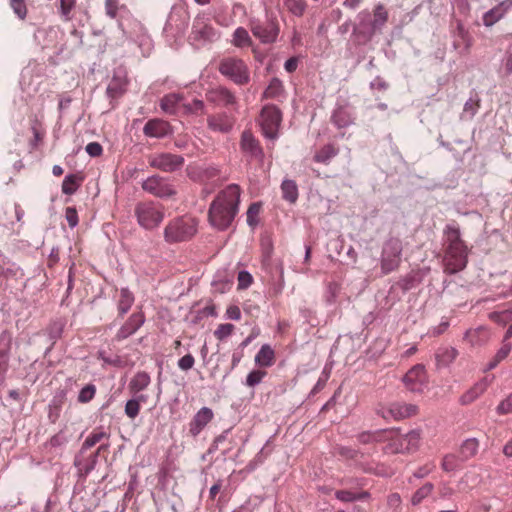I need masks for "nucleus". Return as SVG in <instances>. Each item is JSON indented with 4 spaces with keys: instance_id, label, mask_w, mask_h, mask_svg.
Returning a JSON list of instances; mask_svg holds the SVG:
<instances>
[{
    "instance_id": "1",
    "label": "nucleus",
    "mask_w": 512,
    "mask_h": 512,
    "mask_svg": "<svg viewBox=\"0 0 512 512\" xmlns=\"http://www.w3.org/2000/svg\"><path fill=\"white\" fill-rule=\"evenodd\" d=\"M106 15L116 19L122 36L128 43L136 44L142 56L147 57L154 45L144 25L137 20L125 5H119V0H105Z\"/></svg>"
},
{
    "instance_id": "2",
    "label": "nucleus",
    "mask_w": 512,
    "mask_h": 512,
    "mask_svg": "<svg viewBox=\"0 0 512 512\" xmlns=\"http://www.w3.org/2000/svg\"><path fill=\"white\" fill-rule=\"evenodd\" d=\"M240 196L241 189L237 184H229L217 194L208 210L211 226L224 231L232 224L239 211Z\"/></svg>"
},
{
    "instance_id": "3",
    "label": "nucleus",
    "mask_w": 512,
    "mask_h": 512,
    "mask_svg": "<svg viewBox=\"0 0 512 512\" xmlns=\"http://www.w3.org/2000/svg\"><path fill=\"white\" fill-rule=\"evenodd\" d=\"M443 265L448 274H456L467 266L468 247L462 240L461 231L455 222L449 223L443 230Z\"/></svg>"
},
{
    "instance_id": "4",
    "label": "nucleus",
    "mask_w": 512,
    "mask_h": 512,
    "mask_svg": "<svg viewBox=\"0 0 512 512\" xmlns=\"http://www.w3.org/2000/svg\"><path fill=\"white\" fill-rule=\"evenodd\" d=\"M393 431V435L387 437L388 444L385 447L387 453L403 454L416 451L420 444L421 433L419 430H411L406 434H401L399 428H387Z\"/></svg>"
},
{
    "instance_id": "5",
    "label": "nucleus",
    "mask_w": 512,
    "mask_h": 512,
    "mask_svg": "<svg viewBox=\"0 0 512 512\" xmlns=\"http://www.w3.org/2000/svg\"><path fill=\"white\" fill-rule=\"evenodd\" d=\"M197 221L188 216L171 220L164 229V239L167 243H178L191 239L197 232Z\"/></svg>"
},
{
    "instance_id": "6",
    "label": "nucleus",
    "mask_w": 512,
    "mask_h": 512,
    "mask_svg": "<svg viewBox=\"0 0 512 512\" xmlns=\"http://www.w3.org/2000/svg\"><path fill=\"white\" fill-rule=\"evenodd\" d=\"M218 71L222 76L238 86H245L251 80L248 65L237 57L229 56L221 59Z\"/></svg>"
},
{
    "instance_id": "7",
    "label": "nucleus",
    "mask_w": 512,
    "mask_h": 512,
    "mask_svg": "<svg viewBox=\"0 0 512 512\" xmlns=\"http://www.w3.org/2000/svg\"><path fill=\"white\" fill-rule=\"evenodd\" d=\"M403 244L398 237H389L382 245L380 269L383 275L396 271L402 261Z\"/></svg>"
},
{
    "instance_id": "8",
    "label": "nucleus",
    "mask_w": 512,
    "mask_h": 512,
    "mask_svg": "<svg viewBox=\"0 0 512 512\" xmlns=\"http://www.w3.org/2000/svg\"><path fill=\"white\" fill-rule=\"evenodd\" d=\"M219 38L217 30L211 25L210 19L199 14L195 17L189 35L190 43L197 49L216 41Z\"/></svg>"
},
{
    "instance_id": "9",
    "label": "nucleus",
    "mask_w": 512,
    "mask_h": 512,
    "mask_svg": "<svg viewBox=\"0 0 512 512\" xmlns=\"http://www.w3.org/2000/svg\"><path fill=\"white\" fill-rule=\"evenodd\" d=\"M137 223L145 230H152L164 219L163 207L153 201L139 202L134 209Z\"/></svg>"
},
{
    "instance_id": "10",
    "label": "nucleus",
    "mask_w": 512,
    "mask_h": 512,
    "mask_svg": "<svg viewBox=\"0 0 512 512\" xmlns=\"http://www.w3.org/2000/svg\"><path fill=\"white\" fill-rule=\"evenodd\" d=\"M250 30L252 34L263 44H271L276 42L280 28L275 17L266 13L265 18L251 19Z\"/></svg>"
},
{
    "instance_id": "11",
    "label": "nucleus",
    "mask_w": 512,
    "mask_h": 512,
    "mask_svg": "<svg viewBox=\"0 0 512 512\" xmlns=\"http://www.w3.org/2000/svg\"><path fill=\"white\" fill-rule=\"evenodd\" d=\"M282 113L275 105H265L260 113V125L265 138L275 140L279 136Z\"/></svg>"
},
{
    "instance_id": "12",
    "label": "nucleus",
    "mask_w": 512,
    "mask_h": 512,
    "mask_svg": "<svg viewBox=\"0 0 512 512\" xmlns=\"http://www.w3.org/2000/svg\"><path fill=\"white\" fill-rule=\"evenodd\" d=\"M358 23L353 26L352 37L357 45H365L372 40L378 28L374 26L371 14L367 10H363L357 15Z\"/></svg>"
},
{
    "instance_id": "13",
    "label": "nucleus",
    "mask_w": 512,
    "mask_h": 512,
    "mask_svg": "<svg viewBox=\"0 0 512 512\" xmlns=\"http://www.w3.org/2000/svg\"><path fill=\"white\" fill-rule=\"evenodd\" d=\"M356 121L355 109L346 101L337 102L330 115V122L338 131L353 126ZM344 133L341 132V137Z\"/></svg>"
},
{
    "instance_id": "14",
    "label": "nucleus",
    "mask_w": 512,
    "mask_h": 512,
    "mask_svg": "<svg viewBox=\"0 0 512 512\" xmlns=\"http://www.w3.org/2000/svg\"><path fill=\"white\" fill-rule=\"evenodd\" d=\"M128 88L127 71L123 66H118L113 70L112 78L106 88V95L112 103L114 100L122 97Z\"/></svg>"
},
{
    "instance_id": "15",
    "label": "nucleus",
    "mask_w": 512,
    "mask_h": 512,
    "mask_svg": "<svg viewBox=\"0 0 512 512\" xmlns=\"http://www.w3.org/2000/svg\"><path fill=\"white\" fill-rule=\"evenodd\" d=\"M184 162L183 156L167 152L155 154L149 159L151 167L170 173L180 170Z\"/></svg>"
},
{
    "instance_id": "16",
    "label": "nucleus",
    "mask_w": 512,
    "mask_h": 512,
    "mask_svg": "<svg viewBox=\"0 0 512 512\" xmlns=\"http://www.w3.org/2000/svg\"><path fill=\"white\" fill-rule=\"evenodd\" d=\"M206 99L216 106L238 110V100L235 94L225 86H217L208 90Z\"/></svg>"
},
{
    "instance_id": "17",
    "label": "nucleus",
    "mask_w": 512,
    "mask_h": 512,
    "mask_svg": "<svg viewBox=\"0 0 512 512\" xmlns=\"http://www.w3.org/2000/svg\"><path fill=\"white\" fill-rule=\"evenodd\" d=\"M142 189L156 197L168 198L175 194L174 187L163 177L152 175L142 182Z\"/></svg>"
},
{
    "instance_id": "18",
    "label": "nucleus",
    "mask_w": 512,
    "mask_h": 512,
    "mask_svg": "<svg viewBox=\"0 0 512 512\" xmlns=\"http://www.w3.org/2000/svg\"><path fill=\"white\" fill-rule=\"evenodd\" d=\"M405 387L411 392H422L426 385L425 367L422 364L413 366L403 377Z\"/></svg>"
},
{
    "instance_id": "19",
    "label": "nucleus",
    "mask_w": 512,
    "mask_h": 512,
    "mask_svg": "<svg viewBox=\"0 0 512 512\" xmlns=\"http://www.w3.org/2000/svg\"><path fill=\"white\" fill-rule=\"evenodd\" d=\"M417 411L418 407L414 404L395 402L383 410L380 415L386 420L393 419L399 421L415 415Z\"/></svg>"
},
{
    "instance_id": "20",
    "label": "nucleus",
    "mask_w": 512,
    "mask_h": 512,
    "mask_svg": "<svg viewBox=\"0 0 512 512\" xmlns=\"http://www.w3.org/2000/svg\"><path fill=\"white\" fill-rule=\"evenodd\" d=\"M145 323V315L142 311L135 312L129 316L125 323L118 329L115 340L122 341L134 335Z\"/></svg>"
},
{
    "instance_id": "21",
    "label": "nucleus",
    "mask_w": 512,
    "mask_h": 512,
    "mask_svg": "<svg viewBox=\"0 0 512 512\" xmlns=\"http://www.w3.org/2000/svg\"><path fill=\"white\" fill-rule=\"evenodd\" d=\"M12 335L4 330L0 333V385H3L9 367Z\"/></svg>"
},
{
    "instance_id": "22",
    "label": "nucleus",
    "mask_w": 512,
    "mask_h": 512,
    "mask_svg": "<svg viewBox=\"0 0 512 512\" xmlns=\"http://www.w3.org/2000/svg\"><path fill=\"white\" fill-rule=\"evenodd\" d=\"M240 148L244 154L251 159L262 160L264 158L263 149L259 141L250 130H244L241 135Z\"/></svg>"
},
{
    "instance_id": "23",
    "label": "nucleus",
    "mask_w": 512,
    "mask_h": 512,
    "mask_svg": "<svg viewBox=\"0 0 512 512\" xmlns=\"http://www.w3.org/2000/svg\"><path fill=\"white\" fill-rule=\"evenodd\" d=\"M214 417V413L209 407L199 409L189 423V433L192 437H197Z\"/></svg>"
},
{
    "instance_id": "24",
    "label": "nucleus",
    "mask_w": 512,
    "mask_h": 512,
    "mask_svg": "<svg viewBox=\"0 0 512 512\" xmlns=\"http://www.w3.org/2000/svg\"><path fill=\"white\" fill-rule=\"evenodd\" d=\"M512 8V0H503L493 8L486 11L482 16L483 25L492 27L498 21L505 17Z\"/></svg>"
},
{
    "instance_id": "25",
    "label": "nucleus",
    "mask_w": 512,
    "mask_h": 512,
    "mask_svg": "<svg viewBox=\"0 0 512 512\" xmlns=\"http://www.w3.org/2000/svg\"><path fill=\"white\" fill-rule=\"evenodd\" d=\"M171 126L167 121L162 119H150L143 127V133L150 138H164L171 134Z\"/></svg>"
},
{
    "instance_id": "26",
    "label": "nucleus",
    "mask_w": 512,
    "mask_h": 512,
    "mask_svg": "<svg viewBox=\"0 0 512 512\" xmlns=\"http://www.w3.org/2000/svg\"><path fill=\"white\" fill-rule=\"evenodd\" d=\"M207 126L214 132L229 133L234 126V120L227 113L223 112L209 116L207 118Z\"/></svg>"
},
{
    "instance_id": "27",
    "label": "nucleus",
    "mask_w": 512,
    "mask_h": 512,
    "mask_svg": "<svg viewBox=\"0 0 512 512\" xmlns=\"http://www.w3.org/2000/svg\"><path fill=\"white\" fill-rule=\"evenodd\" d=\"M184 96L181 93H169L160 100L161 110L169 115H176L183 105Z\"/></svg>"
},
{
    "instance_id": "28",
    "label": "nucleus",
    "mask_w": 512,
    "mask_h": 512,
    "mask_svg": "<svg viewBox=\"0 0 512 512\" xmlns=\"http://www.w3.org/2000/svg\"><path fill=\"white\" fill-rule=\"evenodd\" d=\"M393 431H390V430H387L386 429H377V430H373V431H363L361 433H359L356 438H357V441L360 443V444H374V443H381V442H386L387 441V437H389V435H393Z\"/></svg>"
},
{
    "instance_id": "29",
    "label": "nucleus",
    "mask_w": 512,
    "mask_h": 512,
    "mask_svg": "<svg viewBox=\"0 0 512 512\" xmlns=\"http://www.w3.org/2000/svg\"><path fill=\"white\" fill-rule=\"evenodd\" d=\"M490 331L485 326L468 329L464 333V340L472 346H482L488 342Z\"/></svg>"
},
{
    "instance_id": "30",
    "label": "nucleus",
    "mask_w": 512,
    "mask_h": 512,
    "mask_svg": "<svg viewBox=\"0 0 512 512\" xmlns=\"http://www.w3.org/2000/svg\"><path fill=\"white\" fill-rule=\"evenodd\" d=\"M98 463V453H91L86 458L77 456L74 460V466L78 469L79 478L86 479L87 476L95 469Z\"/></svg>"
},
{
    "instance_id": "31",
    "label": "nucleus",
    "mask_w": 512,
    "mask_h": 512,
    "mask_svg": "<svg viewBox=\"0 0 512 512\" xmlns=\"http://www.w3.org/2000/svg\"><path fill=\"white\" fill-rule=\"evenodd\" d=\"M423 280V273L420 270H412L406 275L402 276L394 286L400 288L403 293L408 292L409 290L418 286Z\"/></svg>"
},
{
    "instance_id": "32",
    "label": "nucleus",
    "mask_w": 512,
    "mask_h": 512,
    "mask_svg": "<svg viewBox=\"0 0 512 512\" xmlns=\"http://www.w3.org/2000/svg\"><path fill=\"white\" fill-rule=\"evenodd\" d=\"M458 356V351L454 347L441 346L435 352V361L437 369L447 368Z\"/></svg>"
},
{
    "instance_id": "33",
    "label": "nucleus",
    "mask_w": 512,
    "mask_h": 512,
    "mask_svg": "<svg viewBox=\"0 0 512 512\" xmlns=\"http://www.w3.org/2000/svg\"><path fill=\"white\" fill-rule=\"evenodd\" d=\"M58 31L53 27L38 28L34 33V39L43 49L54 46L57 41Z\"/></svg>"
},
{
    "instance_id": "34",
    "label": "nucleus",
    "mask_w": 512,
    "mask_h": 512,
    "mask_svg": "<svg viewBox=\"0 0 512 512\" xmlns=\"http://www.w3.org/2000/svg\"><path fill=\"white\" fill-rule=\"evenodd\" d=\"M262 97L265 99L283 101L286 97L283 82L279 78L273 77L264 90Z\"/></svg>"
},
{
    "instance_id": "35",
    "label": "nucleus",
    "mask_w": 512,
    "mask_h": 512,
    "mask_svg": "<svg viewBox=\"0 0 512 512\" xmlns=\"http://www.w3.org/2000/svg\"><path fill=\"white\" fill-rule=\"evenodd\" d=\"M232 277L226 271H217L213 276L211 286L214 292L224 294L232 286Z\"/></svg>"
},
{
    "instance_id": "36",
    "label": "nucleus",
    "mask_w": 512,
    "mask_h": 512,
    "mask_svg": "<svg viewBox=\"0 0 512 512\" xmlns=\"http://www.w3.org/2000/svg\"><path fill=\"white\" fill-rule=\"evenodd\" d=\"M271 277L270 284L275 295L282 293L285 281H284V269L281 263H277L274 267L269 268Z\"/></svg>"
},
{
    "instance_id": "37",
    "label": "nucleus",
    "mask_w": 512,
    "mask_h": 512,
    "mask_svg": "<svg viewBox=\"0 0 512 512\" xmlns=\"http://www.w3.org/2000/svg\"><path fill=\"white\" fill-rule=\"evenodd\" d=\"M512 350V343L510 341L502 340L501 347L497 350L495 355L487 362L486 371L495 369L499 363L504 361Z\"/></svg>"
},
{
    "instance_id": "38",
    "label": "nucleus",
    "mask_w": 512,
    "mask_h": 512,
    "mask_svg": "<svg viewBox=\"0 0 512 512\" xmlns=\"http://www.w3.org/2000/svg\"><path fill=\"white\" fill-rule=\"evenodd\" d=\"M275 353L269 344L261 346L255 355V364L259 367H271L274 363Z\"/></svg>"
},
{
    "instance_id": "39",
    "label": "nucleus",
    "mask_w": 512,
    "mask_h": 512,
    "mask_svg": "<svg viewBox=\"0 0 512 512\" xmlns=\"http://www.w3.org/2000/svg\"><path fill=\"white\" fill-rule=\"evenodd\" d=\"M479 450V441L477 438H467L465 439L459 449V455L461 456V460L466 462L469 459L476 456Z\"/></svg>"
},
{
    "instance_id": "40",
    "label": "nucleus",
    "mask_w": 512,
    "mask_h": 512,
    "mask_svg": "<svg viewBox=\"0 0 512 512\" xmlns=\"http://www.w3.org/2000/svg\"><path fill=\"white\" fill-rule=\"evenodd\" d=\"M135 301L133 293L129 288L124 287L120 290V298L117 304V309L120 317H123L131 309Z\"/></svg>"
},
{
    "instance_id": "41",
    "label": "nucleus",
    "mask_w": 512,
    "mask_h": 512,
    "mask_svg": "<svg viewBox=\"0 0 512 512\" xmlns=\"http://www.w3.org/2000/svg\"><path fill=\"white\" fill-rule=\"evenodd\" d=\"M103 439L108 440L109 434L105 432L102 428L94 429L84 440L82 443L80 454H83L88 449L95 446L97 443L102 441Z\"/></svg>"
},
{
    "instance_id": "42",
    "label": "nucleus",
    "mask_w": 512,
    "mask_h": 512,
    "mask_svg": "<svg viewBox=\"0 0 512 512\" xmlns=\"http://www.w3.org/2000/svg\"><path fill=\"white\" fill-rule=\"evenodd\" d=\"M339 150L331 143L324 145L313 156L316 163L328 164L335 156L338 155Z\"/></svg>"
},
{
    "instance_id": "43",
    "label": "nucleus",
    "mask_w": 512,
    "mask_h": 512,
    "mask_svg": "<svg viewBox=\"0 0 512 512\" xmlns=\"http://www.w3.org/2000/svg\"><path fill=\"white\" fill-rule=\"evenodd\" d=\"M281 192L283 199L291 204L295 203L299 196L298 186L292 179H285L282 181Z\"/></svg>"
},
{
    "instance_id": "44",
    "label": "nucleus",
    "mask_w": 512,
    "mask_h": 512,
    "mask_svg": "<svg viewBox=\"0 0 512 512\" xmlns=\"http://www.w3.org/2000/svg\"><path fill=\"white\" fill-rule=\"evenodd\" d=\"M82 177L77 174H68L62 182V192L66 195H73L81 185Z\"/></svg>"
},
{
    "instance_id": "45",
    "label": "nucleus",
    "mask_w": 512,
    "mask_h": 512,
    "mask_svg": "<svg viewBox=\"0 0 512 512\" xmlns=\"http://www.w3.org/2000/svg\"><path fill=\"white\" fill-rule=\"evenodd\" d=\"M270 440H267L266 444L261 450L255 455V457L247 464V470L249 472L254 471L257 467L264 463L267 457L271 454L272 448L269 447Z\"/></svg>"
},
{
    "instance_id": "46",
    "label": "nucleus",
    "mask_w": 512,
    "mask_h": 512,
    "mask_svg": "<svg viewBox=\"0 0 512 512\" xmlns=\"http://www.w3.org/2000/svg\"><path fill=\"white\" fill-rule=\"evenodd\" d=\"M486 389V384L483 382L476 383L472 388L466 391L460 397V403L467 405L475 401Z\"/></svg>"
},
{
    "instance_id": "47",
    "label": "nucleus",
    "mask_w": 512,
    "mask_h": 512,
    "mask_svg": "<svg viewBox=\"0 0 512 512\" xmlns=\"http://www.w3.org/2000/svg\"><path fill=\"white\" fill-rule=\"evenodd\" d=\"M151 378L147 372H137L130 381V388L135 392L146 389L150 384Z\"/></svg>"
},
{
    "instance_id": "48",
    "label": "nucleus",
    "mask_w": 512,
    "mask_h": 512,
    "mask_svg": "<svg viewBox=\"0 0 512 512\" xmlns=\"http://www.w3.org/2000/svg\"><path fill=\"white\" fill-rule=\"evenodd\" d=\"M463 462L460 455L449 453L443 456L441 467L446 472H454L460 469Z\"/></svg>"
},
{
    "instance_id": "49",
    "label": "nucleus",
    "mask_w": 512,
    "mask_h": 512,
    "mask_svg": "<svg viewBox=\"0 0 512 512\" xmlns=\"http://www.w3.org/2000/svg\"><path fill=\"white\" fill-rule=\"evenodd\" d=\"M0 275L6 279L18 280L23 278L24 272L20 266L15 263L5 264L0 268Z\"/></svg>"
},
{
    "instance_id": "50",
    "label": "nucleus",
    "mask_w": 512,
    "mask_h": 512,
    "mask_svg": "<svg viewBox=\"0 0 512 512\" xmlns=\"http://www.w3.org/2000/svg\"><path fill=\"white\" fill-rule=\"evenodd\" d=\"M434 485L431 482H426L423 486L418 488L411 497V504L413 506L419 505L426 499L433 491Z\"/></svg>"
},
{
    "instance_id": "51",
    "label": "nucleus",
    "mask_w": 512,
    "mask_h": 512,
    "mask_svg": "<svg viewBox=\"0 0 512 512\" xmlns=\"http://www.w3.org/2000/svg\"><path fill=\"white\" fill-rule=\"evenodd\" d=\"M232 43L236 47H247L251 44V38L248 31L243 27H238L233 33Z\"/></svg>"
},
{
    "instance_id": "52",
    "label": "nucleus",
    "mask_w": 512,
    "mask_h": 512,
    "mask_svg": "<svg viewBox=\"0 0 512 512\" xmlns=\"http://www.w3.org/2000/svg\"><path fill=\"white\" fill-rule=\"evenodd\" d=\"M76 7V0H59V14L64 21L73 19L72 11Z\"/></svg>"
},
{
    "instance_id": "53",
    "label": "nucleus",
    "mask_w": 512,
    "mask_h": 512,
    "mask_svg": "<svg viewBox=\"0 0 512 512\" xmlns=\"http://www.w3.org/2000/svg\"><path fill=\"white\" fill-rule=\"evenodd\" d=\"M489 319L496 322L499 325H506L512 323V308L505 309L502 311H493L489 313Z\"/></svg>"
},
{
    "instance_id": "54",
    "label": "nucleus",
    "mask_w": 512,
    "mask_h": 512,
    "mask_svg": "<svg viewBox=\"0 0 512 512\" xmlns=\"http://www.w3.org/2000/svg\"><path fill=\"white\" fill-rule=\"evenodd\" d=\"M96 395V386L93 383H89L81 388L78 393L77 401L81 404L91 402Z\"/></svg>"
},
{
    "instance_id": "55",
    "label": "nucleus",
    "mask_w": 512,
    "mask_h": 512,
    "mask_svg": "<svg viewBox=\"0 0 512 512\" xmlns=\"http://www.w3.org/2000/svg\"><path fill=\"white\" fill-rule=\"evenodd\" d=\"M387 20H388V13H387L384 5L383 4L376 5L375 9H374V18L372 19L374 26H376L378 28V30H381V28L385 25Z\"/></svg>"
},
{
    "instance_id": "56",
    "label": "nucleus",
    "mask_w": 512,
    "mask_h": 512,
    "mask_svg": "<svg viewBox=\"0 0 512 512\" xmlns=\"http://www.w3.org/2000/svg\"><path fill=\"white\" fill-rule=\"evenodd\" d=\"M286 8L294 16L300 17L306 10V2L304 0H284Z\"/></svg>"
},
{
    "instance_id": "57",
    "label": "nucleus",
    "mask_w": 512,
    "mask_h": 512,
    "mask_svg": "<svg viewBox=\"0 0 512 512\" xmlns=\"http://www.w3.org/2000/svg\"><path fill=\"white\" fill-rule=\"evenodd\" d=\"M266 374V371L254 369L248 373L244 384L248 387H255L262 382Z\"/></svg>"
},
{
    "instance_id": "58",
    "label": "nucleus",
    "mask_w": 512,
    "mask_h": 512,
    "mask_svg": "<svg viewBox=\"0 0 512 512\" xmlns=\"http://www.w3.org/2000/svg\"><path fill=\"white\" fill-rule=\"evenodd\" d=\"M9 5L16 17L24 20L27 16V6L25 0H9Z\"/></svg>"
},
{
    "instance_id": "59",
    "label": "nucleus",
    "mask_w": 512,
    "mask_h": 512,
    "mask_svg": "<svg viewBox=\"0 0 512 512\" xmlns=\"http://www.w3.org/2000/svg\"><path fill=\"white\" fill-rule=\"evenodd\" d=\"M261 209V203L259 202H253L250 204L248 210H247V224L250 227H254L258 224L257 215L259 214Z\"/></svg>"
},
{
    "instance_id": "60",
    "label": "nucleus",
    "mask_w": 512,
    "mask_h": 512,
    "mask_svg": "<svg viewBox=\"0 0 512 512\" xmlns=\"http://www.w3.org/2000/svg\"><path fill=\"white\" fill-rule=\"evenodd\" d=\"M64 322L61 320H57L52 322L47 330L48 336L51 340L56 341L59 339L63 333Z\"/></svg>"
},
{
    "instance_id": "61",
    "label": "nucleus",
    "mask_w": 512,
    "mask_h": 512,
    "mask_svg": "<svg viewBox=\"0 0 512 512\" xmlns=\"http://www.w3.org/2000/svg\"><path fill=\"white\" fill-rule=\"evenodd\" d=\"M262 249H263V266L268 269L274 267L271 263V255L273 251L272 243L269 239L262 240Z\"/></svg>"
},
{
    "instance_id": "62",
    "label": "nucleus",
    "mask_w": 512,
    "mask_h": 512,
    "mask_svg": "<svg viewBox=\"0 0 512 512\" xmlns=\"http://www.w3.org/2000/svg\"><path fill=\"white\" fill-rule=\"evenodd\" d=\"M234 328L235 326L231 323L220 324L214 331V335L218 340L222 341L232 334Z\"/></svg>"
},
{
    "instance_id": "63",
    "label": "nucleus",
    "mask_w": 512,
    "mask_h": 512,
    "mask_svg": "<svg viewBox=\"0 0 512 512\" xmlns=\"http://www.w3.org/2000/svg\"><path fill=\"white\" fill-rule=\"evenodd\" d=\"M68 442L65 430H60L58 433L53 435L47 442V446L52 448L63 447Z\"/></svg>"
},
{
    "instance_id": "64",
    "label": "nucleus",
    "mask_w": 512,
    "mask_h": 512,
    "mask_svg": "<svg viewBox=\"0 0 512 512\" xmlns=\"http://www.w3.org/2000/svg\"><path fill=\"white\" fill-rule=\"evenodd\" d=\"M496 412L499 415L512 413V392L498 404Z\"/></svg>"
}]
</instances>
